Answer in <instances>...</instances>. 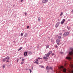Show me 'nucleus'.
<instances>
[{"label":"nucleus","mask_w":73,"mask_h":73,"mask_svg":"<svg viewBox=\"0 0 73 73\" xmlns=\"http://www.w3.org/2000/svg\"><path fill=\"white\" fill-rule=\"evenodd\" d=\"M49 71H47V73H49Z\"/></svg>","instance_id":"obj_46"},{"label":"nucleus","mask_w":73,"mask_h":73,"mask_svg":"<svg viewBox=\"0 0 73 73\" xmlns=\"http://www.w3.org/2000/svg\"><path fill=\"white\" fill-rule=\"evenodd\" d=\"M21 57L20 58L19 60H21Z\"/></svg>","instance_id":"obj_44"},{"label":"nucleus","mask_w":73,"mask_h":73,"mask_svg":"<svg viewBox=\"0 0 73 73\" xmlns=\"http://www.w3.org/2000/svg\"><path fill=\"white\" fill-rule=\"evenodd\" d=\"M24 0H21V2H23Z\"/></svg>","instance_id":"obj_40"},{"label":"nucleus","mask_w":73,"mask_h":73,"mask_svg":"<svg viewBox=\"0 0 73 73\" xmlns=\"http://www.w3.org/2000/svg\"><path fill=\"white\" fill-rule=\"evenodd\" d=\"M25 60V59L24 58H23L22 59V61H24Z\"/></svg>","instance_id":"obj_28"},{"label":"nucleus","mask_w":73,"mask_h":73,"mask_svg":"<svg viewBox=\"0 0 73 73\" xmlns=\"http://www.w3.org/2000/svg\"><path fill=\"white\" fill-rule=\"evenodd\" d=\"M51 41L52 42H53V38H52L51 39Z\"/></svg>","instance_id":"obj_24"},{"label":"nucleus","mask_w":73,"mask_h":73,"mask_svg":"<svg viewBox=\"0 0 73 73\" xmlns=\"http://www.w3.org/2000/svg\"><path fill=\"white\" fill-rule=\"evenodd\" d=\"M71 12H73V9H72V10L71 11Z\"/></svg>","instance_id":"obj_43"},{"label":"nucleus","mask_w":73,"mask_h":73,"mask_svg":"<svg viewBox=\"0 0 73 73\" xmlns=\"http://www.w3.org/2000/svg\"><path fill=\"white\" fill-rule=\"evenodd\" d=\"M49 46V45H46V48H48Z\"/></svg>","instance_id":"obj_23"},{"label":"nucleus","mask_w":73,"mask_h":73,"mask_svg":"<svg viewBox=\"0 0 73 73\" xmlns=\"http://www.w3.org/2000/svg\"><path fill=\"white\" fill-rule=\"evenodd\" d=\"M60 23L59 22L57 23L56 24L55 26V28H57L58 27V26H59V24Z\"/></svg>","instance_id":"obj_5"},{"label":"nucleus","mask_w":73,"mask_h":73,"mask_svg":"<svg viewBox=\"0 0 73 73\" xmlns=\"http://www.w3.org/2000/svg\"><path fill=\"white\" fill-rule=\"evenodd\" d=\"M40 67H41V68H44L43 66H41Z\"/></svg>","instance_id":"obj_29"},{"label":"nucleus","mask_w":73,"mask_h":73,"mask_svg":"<svg viewBox=\"0 0 73 73\" xmlns=\"http://www.w3.org/2000/svg\"><path fill=\"white\" fill-rule=\"evenodd\" d=\"M28 52L29 54H30V55H32V52L29 51Z\"/></svg>","instance_id":"obj_14"},{"label":"nucleus","mask_w":73,"mask_h":73,"mask_svg":"<svg viewBox=\"0 0 73 73\" xmlns=\"http://www.w3.org/2000/svg\"><path fill=\"white\" fill-rule=\"evenodd\" d=\"M13 7H15V5H13Z\"/></svg>","instance_id":"obj_47"},{"label":"nucleus","mask_w":73,"mask_h":73,"mask_svg":"<svg viewBox=\"0 0 73 73\" xmlns=\"http://www.w3.org/2000/svg\"><path fill=\"white\" fill-rule=\"evenodd\" d=\"M5 64H4L3 66V68H5Z\"/></svg>","instance_id":"obj_26"},{"label":"nucleus","mask_w":73,"mask_h":73,"mask_svg":"<svg viewBox=\"0 0 73 73\" xmlns=\"http://www.w3.org/2000/svg\"><path fill=\"white\" fill-rule=\"evenodd\" d=\"M10 58V57L9 56H7V57L5 58V59H7V60H9Z\"/></svg>","instance_id":"obj_13"},{"label":"nucleus","mask_w":73,"mask_h":73,"mask_svg":"<svg viewBox=\"0 0 73 73\" xmlns=\"http://www.w3.org/2000/svg\"><path fill=\"white\" fill-rule=\"evenodd\" d=\"M5 59H5V58L3 59L2 60L3 62H5V61H6V60Z\"/></svg>","instance_id":"obj_18"},{"label":"nucleus","mask_w":73,"mask_h":73,"mask_svg":"<svg viewBox=\"0 0 73 73\" xmlns=\"http://www.w3.org/2000/svg\"><path fill=\"white\" fill-rule=\"evenodd\" d=\"M28 51H25L24 52V56H27V55L28 54Z\"/></svg>","instance_id":"obj_10"},{"label":"nucleus","mask_w":73,"mask_h":73,"mask_svg":"<svg viewBox=\"0 0 73 73\" xmlns=\"http://www.w3.org/2000/svg\"><path fill=\"white\" fill-rule=\"evenodd\" d=\"M28 36V33H26L25 35L24 36V37H27Z\"/></svg>","instance_id":"obj_17"},{"label":"nucleus","mask_w":73,"mask_h":73,"mask_svg":"<svg viewBox=\"0 0 73 73\" xmlns=\"http://www.w3.org/2000/svg\"><path fill=\"white\" fill-rule=\"evenodd\" d=\"M60 69H63V68H64V66H61L60 68Z\"/></svg>","instance_id":"obj_19"},{"label":"nucleus","mask_w":73,"mask_h":73,"mask_svg":"<svg viewBox=\"0 0 73 73\" xmlns=\"http://www.w3.org/2000/svg\"><path fill=\"white\" fill-rule=\"evenodd\" d=\"M60 53H61V54H63V53H64V52H60Z\"/></svg>","instance_id":"obj_38"},{"label":"nucleus","mask_w":73,"mask_h":73,"mask_svg":"<svg viewBox=\"0 0 73 73\" xmlns=\"http://www.w3.org/2000/svg\"><path fill=\"white\" fill-rule=\"evenodd\" d=\"M22 49V47H20V48L18 49V51H19V50H21Z\"/></svg>","instance_id":"obj_25"},{"label":"nucleus","mask_w":73,"mask_h":73,"mask_svg":"<svg viewBox=\"0 0 73 73\" xmlns=\"http://www.w3.org/2000/svg\"><path fill=\"white\" fill-rule=\"evenodd\" d=\"M48 2L46 0H43L42 2V4H44L45 3H46Z\"/></svg>","instance_id":"obj_8"},{"label":"nucleus","mask_w":73,"mask_h":73,"mask_svg":"<svg viewBox=\"0 0 73 73\" xmlns=\"http://www.w3.org/2000/svg\"><path fill=\"white\" fill-rule=\"evenodd\" d=\"M48 0H46V1H47V2H48Z\"/></svg>","instance_id":"obj_48"},{"label":"nucleus","mask_w":73,"mask_h":73,"mask_svg":"<svg viewBox=\"0 0 73 73\" xmlns=\"http://www.w3.org/2000/svg\"><path fill=\"white\" fill-rule=\"evenodd\" d=\"M56 37H58V35H56Z\"/></svg>","instance_id":"obj_45"},{"label":"nucleus","mask_w":73,"mask_h":73,"mask_svg":"<svg viewBox=\"0 0 73 73\" xmlns=\"http://www.w3.org/2000/svg\"><path fill=\"white\" fill-rule=\"evenodd\" d=\"M46 68V69H48V70L51 69V70H52V67H48V66H47Z\"/></svg>","instance_id":"obj_6"},{"label":"nucleus","mask_w":73,"mask_h":73,"mask_svg":"<svg viewBox=\"0 0 73 73\" xmlns=\"http://www.w3.org/2000/svg\"><path fill=\"white\" fill-rule=\"evenodd\" d=\"M50 54H49V53H48L46 55V56L47 57H49V56Z\"/></svg>","instance_id":"obj_12"},{"label":"nucleus","mask_w":73,"mask_h":73,"mask_svg":"<svg viewBox=\"0 0 73 73\" xmlns=\"http://www.w3.org/2000/svg\"><path fill=\"white\" fill-rule=\"evenodd\" d=\"M70 50L71 51L69 52V54L71 56H73V48H70Z\"/></svg>","instance_id":"obj_1"},{"label":"nucleus","mask_w":73,"mask_h":73,"mask_svg":"<svg viewBox=\"0 0 73 73\" xmlns=\"http://www.w3.org/2000/svg\"><path fill=\"white\" fill-rule=\"evenodd\" d=\"M19 59H17V62H19Z\"/></svg>","instance_id":"obj_41"},{"label":"nucleus","mask_w":73,"mask_h":73,"mask_svg":"<svg viewBox=\"0 0 73 73\" xmlns=\"http://www.w3.org/2000/svg\"><path fill=\"white\" fill-rule=\"evenodd\" d=\"M55 47L56 48H57L58 47V46H57V45H55Z\"/></svg>","instance_id":"obj_35"},{"label":"nucleus","mask_w":73,"mask_h":73,"mask_svg":"<svg viewBox=\"0 0 73 73\" xmlns=\"http://www.w3.org/2000/svg\"><path fill=\"white\" fill-rule=\"evenodd\" d=\"M52 53V51H50L48 53H49L50 55V54Z\"/></svg>","instance_id":"obj_20"},{"label":"nucleus","mask_w":73,"mask_h":73,"mask_svg":"<svg viewBox=\"0 0 73 73\" xmlns=\"http://www.w3.org/2000/svg\"><path fill=\"white\" fill-rule=\"evenodd\" d=\"M54 54L53 53L52 54V56H53Z\"/></svg>","instance_id":"obj_39"},{"label":"nucleus","mask_w":73,"mask_h":73,"mask_svg":"<svg viewBox=\"0 0 73 73\" xmlns=\"http://www.w3.org/2000/svg\"><path fill=\"white\" fill-rule=\"evenodd\" d=\"M24 64V62L23 61H22L21 62V64Z\"/></svg>","instance_id":"obj_33"},{"label":"nucleus","mask_w":73,"mask_h":73,"mask_svg":"<svg viewBox=\"0 0 73 73\" xmlns=\"http://www.w3.org/2000/svg\"><path fill=\"white\" fill-rule=\"evenodd\" d=\"M65 21V19H63L62 20V21L60 22V24H64V22Z\"/></svg>","instance_id":"obj_7"},{"label":"nucleus","mask_w":73,"mask_h":73,"mask_svg":"<svg viewBox=\"0 0 73 73\" xmlns=\"http://www.w3.org/2000/svg\"><path fill=\"white\" fill-rule=\"evenodd\" d=\"M70 19H68V21H70Z\"/></svg>","instance_id":"obj_42"},{"label":"nucleus","mask_w":73,"mask_h":73,"mask_svg":"<svg viewBox=\"0 0 73 73\" xmlns=\"http://www.w3.org/2000/svg\"><path fill=\"white\" fill-rule=\"evenodd\" d=\"M29 28V26H28L27 27V28Z\"/></svg>","instance_id":"obj_36"},{"label":"nucleus","mask_w":73,"mask_h":73,"mask_svg":"<svg viewBox=\"0 0 73 73\" xmlns=\"http://www.w3.org/2000/svg\"><path fill=\"white\" fill-rule=\"evenodd\" d=\"M33 67H32V69H33Z\"/></svg>","instance_id":"obj_50"},{"label":"nucleus","mask_w":73,"mask_h":73,"mask_svg":"<svg viewBox=\"0 0 73 73\" xmlns=\"http://www.w3.org/2000/svg\"><path fill=\"white\" fill-rule=\"evenodd\" d=\"M69 34V33L68 32H65L64 33V34L63 35V37H66V36H68V35Z\"/></svg>","instance_id":"obj_2"},{"label":"nucleus","mask_w":73,"mask_h":73,"mask_svg":"<svg viewBox=\"0 0 73 73\" xmlns=\"http://www.w3.org/2000/svg\"><path fill=\"white\" fill-rule=\"evenodd\" d=\"M62 15H63V13H62V12L61 13V14L60 15V16H62Z\"/></svg>","instance_id":"obj_21"},{"label":"nucleus","mask_w":73,"mask_h":73,"mask_svg":"<svg viewBox=\"0 0 73 73\" xmlns=\"http://www.w3.org/2000/svg\"><path fill=\"white\" fill-rule=\"evenodd\" d=\"M71 28L70 27H69L68 28V30L69 31L70 30V29H71Z\"/></svg>","instance_id":"obj_30"},{"label":"nucleus","mask_w":73,"mask_h":73,"mask_svg":"<svg viewBox=\"0 0 73 73\" xmlns=\"http://www.w3.org/2000/svg\"><path fill=\"white\" fill-rule=\"evenodd\" d=\"M59 35L60 36H62V33H59Z\"/></svg>","instance_id":"obj_27"},{"label":"nucleus","mask_w":73,"mask_h":73,"mask_svg":"<svg viewBox=\"0 0 73 73\" xmlns=\"http://www.w3.org/2000/svg\"><path fill=\"white\" fill-rule=\"evenodd\" d=\"M29 70L30 71V72L31 73L32 72V70H31V69H30Z\"/></svg>","instance_id":"obj_32"},{"label":"nucleus","mask_w":73,"mask_h":73,"mask_svg":"<svg viewBox=\"0 0 73 73\" xmlns=\"http://www.w3.org/2000/svg\"><path fill=\"white\" fill-rule=\"evenodd\" d=\"M66 59L68 60H69V61H70V60H71L72 59L71 57H70V56H67V57H66Z\"/></svg>","instance_id":"obj_3"},{"label":"nucleus","mask_w":73,"mask_h":73,"mask_svg":"<svg viewBox=\"0 0 73 73\" xmlns=\"http://www.w3.org/2000/svg\"><path fill=\"white\" fill-rule=\"evenodd\" d=\"M67 28H68V26H67Z\"/></svg>","instance_id":"obj_49"},{"label":"nucleus","mask_w":73,"mask_h":73,"mask_svg":"<svg viewBox=\"0 0 73 73\" xmlns=\"http://www.w3.org/2000/svg\"><path fill=\"white\" fill-rule=\"evenodd\" d=\"M7 62H9V60H6Z\"/></svg>","instance_id":"obj_37"},{"label":"nucleus","mask_w":73,"mask_h":73,"mask_svg":"<svg viewBox=\"0 0 73 73\" xmlns=\"http://www.w3.org/2000/svg\"><path fill=\"white\" fill-rule=\"evenodd\" d=\"M38 59H39V60H40V59H42V58H38Z\"/></svg>","instance_id":"obj_31"},{"label":"nucleus","mask_w":73,"mask_h":73,"mask_svg":"<svg viewBox=\"0 0 73 73\" xmlns=\"http://www.w3.org/2000/svg\"><path fill=\"white\" fill-rule=\"evenodd\" d=\"M38 59L36 60V61L34 62V64H38Z\"/></svg>","instance_id":"obj_9"},{"label":"nucleus","mask_w":73,"mask_h":73,"mask_svg":"<svg viewBox=\"0 0 73 73\" xmlns=\"http://www.w3.org/2000/svg\"><path fill=\"white\" fill-rule=\"evenodd\" d=\"M25 16H26L27 15V13H25Z\"/></svg>","instance_id":"obj_34"},{"label":"nucleus","mask_w":73,"mask_h":73,"mask_svg":"<svg viewBox=\"0 0 73 73\" xmlns=\"http://www.w3.org/2000/svg\"><path fill=\"white\" fill-rule=\"evenodd\" d=\"M43 60H47L48 59V58L46 57V56H44L43 57Z\"/></svg>","instance_id":"obj_11"},{"label":"nucleus","mask_w":73,"mask_h":73,"mask_svg":"<svg viewBox=\"0 0 73 73\" xmlns=\"http://www.w3.org/2000/svg\"><path fill=\"white\" fill-rule=\"evenodd\" d=\"M40 20H41V18L40 17H39L38 19V21H40Z\"/></svg>","instance_id":"obj_16"},{"label":"nucleus","mask_w":73,"mask_h":73,"mask_svg":"<svg viewBox=\"0 0 73 73\" xmlns=\"http://www.w3.org/2000/svg\"><path fill=\"white\" fill-rule=\"evenodd\" d=\"M58 39H60V40L62 38V37H61V36H58Z\"/></svg>","instance_id":"obj_15"},{"label":"nucleus","mask_w":73,"mask_h":73,"mask_svg":"<svg viewBox=\"0 0 73 73\" xmlns=\"http://www.w3.org/2000/svg\"><path fill=\"white\" fill-rule=\"evenodd\" d=\"M60 39L58 38L56 40V43L58 45H60Z\"/></svg>","instance_id":"obj_4"},{"label":"nucleus","mask_w":73,"mask_h":73,"mask_svg":"<svg viewBox=\"0 0 73 73\" xmlns=\"http://www.w3.org/2000/svg\"><path fill=\"white\" fill-rule=\"evenodd\" d=\"M23 36V33H22L21 34V37H22Z\"/></svg>","instance_id":"obj_22"}]
</instances>
